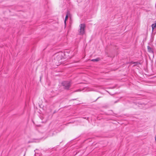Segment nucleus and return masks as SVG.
Here are the masks:
<instances>
[{"instance_id":"423d86ee","label":"nucleus","mask_w":156,"mask_h":156,"mask_svg":"<svg viewBox=\"0 0 156 156\" xmlns=\"http://www.w3.org/2000/svg\"><path fill=\"white\" fill-rule=\"evenodd\" d=\"M152 30L156 27V22L155 23L153 24L152 25Z\"/></svg>"},{"instance_id":"7ed1b4c3","label":"nucleus","mask_w":156,"mask_h":156,"mask_svg":"<svg viewBox=\"0 0 156 156\" xmlns=\"http://www.w3.org/2000/svg\"><path fill=\"white\" fill-rule=\"evenodd\" d=\"M62 84L64 88L66 89H68L71 85L70 82L65 81L63 82Z\"/></svg>"},{"instance_id":"39448f33","label":"nucleus","mask_w":156,"mask_h":156,"mask_svg":"<svg viewBox=\"0 0 156 156\" xmlns=\"http://www.w3.org/2000/svg\"><path fill=\"white\" fill-rule=\"evenodd\" d=\"M40 141L38 139H33L29 141H28V143H34V142H38Z\"/></svg>"},{"instance_id":"0eeeda50","label":"nucleus","mask_w":156,"mask_h":156,"mask_svg":"<svg viewBox=\"0 0 156 156\" xmlns=\"http://www.w3.org/2000/svg\"><path fill=\"white\" fill-rule=\"evenodd\" d=\"M99 60V59L97 58H96V59H92V60H91V61H96V62H97V61H98Z\"/></svg>"},{"instance_id":"20e7f679","label":"nucleus","mask_w":156,"mask_h":156,"mask_svg":"<svg viewBox=\"0 0 156 156\" xmlns=\"http://www.w3.org/2000/svg\"><path fill=\"white\" fill-rule=\"evenodd\" d=\"M148 51L150 53H153V51L152 48H151L149 46H148L147 47Z\"/></svg>"},{"instance_id":"1a4fd4ad","label":"nucleus","mask_w":156,"mask_h":156,"mask_svg":"<svg viewBox=\"0 0 156 156\" xmlns=\"http://www.w3.org/2000/svg\"><path fill=\"white\" fill-rule=\"evenodd\" d=\"M155 140L156 142V135L155 136Z\"/></svg>"},{"instance_id":"f257e3e1","label":"nucleus","mask_w":156,"mask_h":156,"mask_svg":"<svg viewBox=\"0 0 156 156\" xmlns=\"http://www.w3.org/2000/svg\"><path fill=\"white\" fill-rule=\"evenodd\" d=\"M64 55V53L62 52L55 53L52 57L54 62L56 64L58 62L59 63V61L63 58Z\"/></svg>"},{"instance_id":"f03ea898","label":"nucleus","mask_w":156,"mask_h":156,"mask_svg":"<svg viewBox=\"0 0 156 156\" xmlns=\"http://www.w3.org/2000/svg\"><path fill=\"white\" fill-rule=\"evenodd\" d=\"M80 29L79 32L80 35H83L85 33V25L84 24H81L80 25Z\"/></svg>"},{"instance_id":"6e6552de","label":"nucleus","mask_w":156,"mask_h":156,"mask_svg":"<svg viewBox=\"0 0 156 156\" xmlns=\"http://www.w3.org/2000/svg\"><path fill=\"white\" fill-rule=\"evenodd\" d=\"M68 13L67 12V15L66 16L65 19V23H66V20L68 19Z\"/></svg>"},{"instance_id":"9d476101","label":"nucleus","mask_w":156,"mask_h":156,"mask_svg":"<svg viewBox=\"0 0 156 156\" xmlns=\"http://www.w3.org/2000/svg\"><path fill=\"white\" fill-rule=\"evenodd\" d=\"M79 91V90H77V91Z\"/></svg>"}]
</instances>
